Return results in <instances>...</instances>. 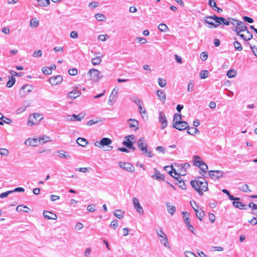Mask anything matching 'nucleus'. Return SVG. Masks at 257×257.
Segmentation results:
<instances>
[{
    "mask_svg": "<svg viewBox=\"0 0 257 257\" xmlns=\"http://www.w3.org/2000/svg\"><path fill=\"white\" fill-rule=\"evenodd\" d=\"M202 181L198 179L197 180H192L190 184L192 187L196 190L200 196L203 195V192L208 190V184L203 178H201Z\"/></svg>",
    "mask_w": 257,
    "mask_h": 257,
    "instance_id": "f257e3e1",
    "label": "nucleus"
},
{
    "mask_svg": "<svg viewBox=\"0 0 257 257\" xmlns=\"http://www.w3.org/2000/svg\"><path fill=\"white\" fill-rule=\"evenodd\" d=\"M223 20L224 18L218 17L215 15L204 18L205 23L212 26L214 28H216L220 24H222V21Z\"/></svg>",
    "mask_w": 257,
    "mask_h": 257,
    "instance_id": "f03ea898",
    "label": "nucleus"
},
{
    "mask_svg": "<svg viewBox=\"0 0 257 257\" xmlns=\"http://www.w3.org/2000/svg\"><path fill=\"white\" fill-rule=\"evenodd\" d=\"M139 149L142 152L143 154L151 158L153 156L152 152L148 151V145L145 142L144 138H141L137 142Z\"/></svg>",
    "mask_w": 257,
    "mask_h": 257,
    "instance_id": "7ed1b4c3",
    "label": "nucleus"
},
{
    "mask_svg": "<svg viewBox=\"0 0 257 257\" xmlns=\"http://www.w3.org/2000/svg\"><path fill=\"white\" fill-rule=\"evenodd\" d=\"M200 157L198 156H193L194 165L200 168V170L202 171L201 172H200V174L204 176V174H202V173H206L207 172L208 166L204 162L201 161L200 160Z\"/></svg>",
    "mask_w": 257,
    "mask_h": 257,
    "instance_id": "20e7f679",
    "label": "nucleus"
},
{
    "mask_svg": "<svg viewBox=\"0 0 257 257\" xmlns=\"http://www.w3.org/2000/svg\"><path fill=\"white\" fill-rule=\"evenodd\" d=\"M112 143L111 139L108 138H103L100 141H96L94 145L95 146L100 148L101 147H103L104 146H109ZM110 148L109 150H111L113 148L112 146H108Z\"/></svg>",
    "mask_w": 257,
    "mask_h": 257,
    "instance_id": "39448f33",
    "label": "nucleus"
},
{
    "mask_svg": "<svg viewBox=\"0 0 257 257\" xmlns=\"http://www.w3.org/2000/svg\"><path fill=\"white\" fill-rule=\"evenodd\" d=\"M157 232L158 235L162 238V239L160 240L161 243L163 244L164 246L170 248V246L169 244L167 236L164 233L162 229H160L159 230H157Z\"/></svg>",
    "mask_w": 257,
    "mask_h": 257,
    "instance_id": "423d86ee",
    "label": "nucleus"
},
{
    "mask_svg": "<svg viewBox=\"0 0 257 257\" xmlns=\"http://www.w3.org/2000/svg\"><path fill=\"white\" fill-rule=\"evenodd\" d=\"M90 79L93 81H98L102 76H99V71L95 69H91L88 72Z\"/></svg>",
    "mask_w": 257,
    "mask_h": 257,
    "instance_id": "0eeeda50",
    "label": "nucleus"
},
{
    "mask_svg": "<svg viewBox=\"0 0 257 257\" xmlns=\"http://www.w3.org/2000/svg\"><path fill=\"white\" fill-rule=\"evenodd\" d=\"M33 87L31 85L26 84L23 86L20 91L21 97H25L33 90Z\"/></svg>",
    "mask_w": 257,
    "mask_h": 257,
    "instance_id": "6e6552de",
    "label": "nucleus"
},
{
    "mask_svg": "<svg viewBox=\"0 0 257 257\" xmlns=\"http://www.w3.org/2000/svg\"><path fill=\"white\" fill-rule=\"evenodd\" d=\"M238 24V26L236 28H231L232 30L236 33V35H239V33L247 31V27L244 23L240 21Z\"/></svg>",
    "mask_w": 257,
    "mask_h": 257,
    "instance_id": "1a4fd4ad",
    "label": "nucleus"
},
{
    "mask_svg": "<svg viewBox=\"0 0 257 257\" xmlns=\"http://www.w3.org/2000/svg\"><path fill=\"white\" fill-rule=\"evenodd\" d=\"M118 165L120 168L128 172H134L135 171V167L129 163L120 162L118 163Z\"/></svg>",
    "mask_w": 257,
    "mask_h": 257,
    "instance_id": "9d476101",
    "label": "nucleus"
},
{
    "mask_svg": "<svg viewBox=\"0 0 257 257\" xmlns=\"http://www.w3.org/2000/svg\"><path fill=\"white\" fill-rule=\"evenodd\" d=\"M133 203L135 209L141 215L144 213V209L141 204H140L139 200L138 198L134 197L133 198Z\"/></svg>",
    "mask_w": 257,
    "mask_h": 257,
    "instance_id": "9b49d317",
    "label": "nucleus"
},
{
    "mask_svg": "<svg viewBox=\"0 0 257 257\" xmlns=\"http://www.w3.org/2000/svg\"><path fill=\"white\" fill-rule=\"evenodd\" d=\"M159 122L161 123V128L164 129L167 126V120L165 113L163 111L159 112Z\"/></svg>",
    "mask_w": 257,
    "mask_h": 257,
    "instance_id": "f8f14e48",
    "label": "nucleus"
},
{
    "mask_svg": "<svg viewBox=\"0 0 257 257\" xmlns=\"http://www.w3.org/2000/svg\"><path fill=\"white\" fill-rule=\"evenodd\" d=\"M208 174L212 179H217L223 177V172L220 170L210 171Z\"/></svg>",
    "mask_w": 257,
    "mask_h": 257,
    "instance_id": "ddd939ff",
    "label": "nucleus"
},
{
    "mask_svg": "<svg viewBox=\"0 0 257 257\" xmlns=\"http://www.w3.org/2000/svg\"><path fill=\"white\" fill-rule=\"evenodd\" d=\"M127 122L130 128H132L134 131H137L139 129V122L135 119L130 118L127 120Z\"/></svg>",
    "mask_w": 257,
    "mask_h": 257,
    "instance_id": "4468645a",
    "label": "nucleus"
},
{
    "mask_svg": "<svg viewBox=\"0 0 257 257\" xmlns=\"http://www.w3.org/2000/svg\"><path fill=\"white\" fill-rule=\"evenodd\" d=\"M63 80V78L60 75L51 77L49 78V82L52 85H57L60 83Z\"/></svg>",
    "mask_w": 257,
    "mask_h": 257,
    "instance_id": "2eb2a0df",
    "label": "nucleus"
},
{
    "mask_svg": "<svg viewBox=\"0 0 257 257\" xmlns=\"http://www.w3.org/2000/svg\"><path fill=\"white\" fill-rule=\"evenodd\" d=\"M43 215L44 217L47 219L56 220L57 218V216L55 214L46 210L44 211Z\"/></svg>",
    "mask_w": 257,
    "mask_h": 257,
    "instance_id": "dca6fc26",
    "label": "nucleus"
},
{
    "mask_svg": "<svg viewBox=\"0 0 257 257\" xmlns=\"http://www.w3.org/2000/svg\"><path fill=\"white\" fill-rule=\"evenodd\" d=\"M177 125L178 126L175 125L173 127L179 131H183L187 129L189 125L187 122L183 121L182 122H180V123H179Z\"/></svg>",
    "mask_w": 257,
    "mask_h": 257,
    "instance_id": "f3484780",
    "label": "nucleus"
},
{
    "mask_svg": "<svg viewBox=\"0 0 257 257\" xmlns=\"http://www.w3.org/2000/svg\"><path fill=\"white\" fill-rule=\"evenodd\" d=\"M182 119V115L180 113H175L174 116L173 120V126L176 125L177 126V124L180 123V122L183 121Z\"/></svg>",
    "mask_w": 257,
    "mask_h": 257,
    "instance_id": "a211bd4d",
    "label": "nucleus"
},
{
    "mask_svg": "<svg viewBox=\"0 0 257 257\" xmlns=\"http://www.w3.org/2000/svg\"><path fill=\"white\" fill-rule=\"evenodd\" d=\"M155 174L152 177L158 181H164L165 176L164 175L161 174L156 169H154Z\"/></svg>",
    "mask_w": 257,
    "mask_h": 257,
    "instance_id": "6ab92c4d",
    "label": "nucleus"
},
{
    "mask_svg": "<svg viewBox=\"0 0 257 257\" xmlns=\"http://www.w3.org/2000/svg\"><path fill=\"white\" fill-rule=\"evenodd\" d=\"M174 178L177 181L176 184L178 185L179 187L182 189H186V185L183 179L180 177V175H178V177H174Z\"/></svg>",
    "mask_w": 257,
    "mask_h": 257,
    "instance_id": "aec40b11",
    "label": "nucleus"
},
{
    "mask_svg": "<svg viewBox=\"0 0 257 257\" xmlns=\"http://www.w3.org/2000/svg\"><path fill=\"white\" fill-rule=\"evenodd\" d=\"M81 94V92L77 90L76 89H74L72 91L68 93V97L71 99H75Z\"/></svg>",
    "mask_w": 257,
    "mask_h": 257,
    "instance_id": "412c9836",
    "label": "nucleus"
},
{
    "mask_svg": "<svg viewBox=\"0 0 257 257\" xmlns=\"http://www.w3.org/2000/svg\"><path fill=\"white\" fill-rule=\"evenodd\" d=\"M232 204L236 208L242 209H247V205H245L242 202H239V200L235 201L232 202Z\"/></svg>",
    "mask_w": 257,
    "mask_h": 257,
    "instance_id": "4be33fe9",
    "label": "nucleus"
},
{
    "mask_svg": "<svg viewBox=\"0 0 257 257\" xmlns=\"http://www.w3.org/2000/svg\"><path fill=\"white\" fill-rule=\"evenodd\" d=\"M126 140L124 141L122 143L123 145L125 146L126 148L132 150L134 151L136 150L135 147L133 145V143L131 140H129L128 139H125Z\"/></svg>",
    "mask_w": 257,
    "mask_h": 257,
    "instance_id": "5701e85b",
    "label": "nucleus"
},
{
    "mask_svg": "<svg viewBox=\"0 0 257 257\" xmlns=\"http://www.w3.org/2000/svg\"><path fill=\"white\" fill-rule=\"evenodd\" d=\"M166 205L168 212L173 215L176 211L175 206L171 205L169 202L166 203Z\"/></svg>",
    "mask_w": 257,
    "mask_h": 257,
    "instance_id": "b1692460",
    "label": "nucleus"
},
{
    "mask_svg": "<svg viewBox=\"0 0 257 257\" xmlns=\"http://www.w3.org/2000/svg\"><path fill=\"white\" fill-rule=\"evenodd\" d=\"M16 210L18 212L24 211L25 212H28L30 210V209L27 206L19 205L17 207Z\"/></svg>",
    "mask_w": 257,
    "mask_h": 257,
    "instance_id": "393cba45",
    "label": "nucleus"
},
{
    "mask_svg": "<svg viewBox=\"0 0 257 257\" xmlns=\"http://www.w3.org/2000/svg\"><path fill=\"white\" fill-rule=\"evenodd\" d=\"M77 143L82 147H85L88 143V141L84 138H78L76 140Z\"/></svg>",
    "mask_w": 257,
    "mask_h": 257,
    "instance_id": "a878e982",
    "label": "nucleus"
},
{
    "mask_svg": "<svg viewBox=\"0 0 257 257\" xmlns=\"http://www.w3.org/2000/svg\"><path fill=\"white\" fill-rule=\"evenodd\" d=\"M9 80L7 83L6 86L8 88L12 87L16 82L15 77L13 76H10L9 77Z\"/></svg>",
    "mask_w": 257,
    "mask_h": 257,
    "instance_id": "bb28decb",
    "label": "nucleus"
},
{
    "mask_svg": "<svg viewBox=\"0 0 257 257\" xmlns=\"http://www.w3.org/2000/svg\"><path fill=\"white\" fill-rule=\"evenodd\" d=\"M187 133L189 135H194L197 132H199L198 130L194 127H189L187 128Z\"/></svg>",
    "mask_w": 257,
    "mask_h": 257,
    "instance_id": "cd10ccee",
    "label": "nucleus"
},
{
    "mask_svg": "<svg viewBox=\"0 0 257 257\" xmlns=\"http://www.w3.org/2000/svg\"><path fill=\"white\" fill-rule=\"evenodd\" d=\"M113 215L118 219H121L124 216V212L121 210H116L113 212Z\"/></svg>",
    "mask_w": 257,
    "mask_h": 257,
    "instance_id": "c85d7f7f",
    "label": "nucleus"
},
{
    "mask_svg": "<svg viewBox=\"0 0 257 257\" xmlns=\"http://www.w3.org/2000/svg\"><path fill=\"white\" fill-rule=\"evenodd\" d=\"M157 95L158 96V98L161 100L163 101V102H165L166 100V94L164 92H163L162 90H158L157 92Z\"/></svg>",
    "mask_w": 257,
    "mask_h": 257,
    "instance_id": "c756f323",
    "label": "nucleus"
},
{
    "mask_svg": "<svg viewBox=\"0 0 257 257\" xmlns=\"http://www.w3.org/2000/svg\"><path fill=\"white\" fill-rule=\"evenodd\" d=\"M195 213L197 217L200 220H201L205 215L204 212L202 209H198V210H195Z\"/></svg>",
    "mask_w": 257,
    "mask_h": 257,
    "instance_id": "7c9ffc66",
    "label": "nucleus"
},
{
    "mask_svg": "<svg viewBox=\"0 0 257 257\" xmlns=\"http://www.w3.org/2000/svg\"><path fill=\"white\" fill-rule=\"evenodd\" d=\"M158 29L161 32H166L169 30L168 26L164 23L159 24L158 26Z\"/></svg>",
    "mask_w": 257,
    "mask_h": 257,
    "instance_id": "2f4dec72",
    "label": "nucleus"
},
{
    "mask_svg": "<svg viewBox=\"0 0 257 257\" xmlns=\"http://www.w3.org/2000/svg\"><path fill=\"white\" fill-rule=\"evenodd\" d=\"M238 188L239 190L243 192H251L249 189L248 186L247 184H241L238 187Z\"/></svg>",
    "mask_w": 257,
    "mask_h": 257,
    "instance_id": "473e14b6",
    "label": "nucleus"
},
{
    "mask_svg": "<svg viewBox=\"0 0 257 257\" xmlns=\"http://www.w3.org/2000/svg\"><path fill=\"white\" fill-rule=\"evenodd\" d=\"M70 119L71 120H81L83 118V115H82L81 114H79L78 115L76 114H73L72 116H71Z\"/></svg>",
    "mask_w": 257,
    "mask_h": 257,
    "instance_id": "72a5a7b5",
    "label": "nucleus"
},
{
    "mask_svg": "<svg viewBox=\"0 0 257 257\" xmlns=\"http://www.w3.org/2000/svg\"><path fill=\"white\" fill-rule=\"evenodd\" d=\"M101 62L100 56H97L95 58H92L91 60V63L93 65H99Z\"/></svg>",
    "mask_w": 257,
    "mask_h": 257,
    "instance_id": "f704fd0d",
    "label": "nucleus"
},
{
    "mask_svg": "<svg viewBox=\"0 0 257 257\" xmlns=\"http://www.w3.org/2000/svg\"><path fill=\"white\" fill-rule=\"evenodd\" d=\"M167 168L170 169V171H169V174L173 178H174V177H178V175H179L173 167H168Z\"/></svg>",
    "mask_w": 257,
    "mask_h": 257,
    "instance_id": "c9c22d12",
    "label": "nucleus"
},
{
    "mask_svg": "<svg viewBox=\"0 0 257 257\" xmlns=\"http://www.w3.org/2000/svg\"><path fill=\"white\" fill-rule=\"evenodd\" d=\"M39 5L42 7H46L50 4V0H37Z\"/></svg>",
    "mask_w": 257,
    "mask_h": 257,
    "instance_id": "e433bc0d",
    "label": "nucleus"
},
{
    "mask_svg": "<svg viewBox=\"0 0 257 257\" xmlns=\"http://www.w3.org/2000/svg\"><path fill=\"white\" fill-rule=\"evenodd\" d=\"M226 75L228 78H233L236 76V72L233 69H230L227 71Z\"/></svg>",
    "mask_w": 257,
    "mask_h": 257,
    "instance_id": "4c0bfd02",
    "label": "nucleus"
},
{
    "mask_svg": "<svg viewBox=\"0 0 257 257\" xmlns=\"http://www.w3.org/2000/svg\"><path fill=\"white\" fill-rule=\"evenodd\" d=\"M50 141V138L47 136L40 137L39 138V142L40 144H44Z\"/></svg>",
    "mask_w": 257,
    "mask_h": 257,
    "instance_id": "58836bf2",
    "label": "nucleus"
},
{
    "mask_svg": "<svg viewBox=\"0 0 257 257\" xmlns=\"http://www.w3.org/2000/svg\"><path fill=\"white\" fill-rule=\"evenodd\" d=\"M209 72L207 70H202L200 72L199 76L201 79H205L208 76Z\"/></svg>",
    "mask_w": 257,
    "mask_h": 257,
    "instance_id": "ea45409f",
    "label": "nucleus"
},
{
    "mask_svg": "<svg viewBox=\"0 0 257 257\" xmlns=\"http://www.w3.org/2000/svg\"><path fill=\"white\" fill-rule=\"evenodd\" d=\"M95 17L99 21H104L106 19L105 16L102 14H96Z\"/></svg>",
    "mask_w": 257,
    "mask_h": 257,
    "instance_id": "a19ab883",
    "label": "nucleus"
},
{
    "mask_svg": "<svg viewBox=\"0 0 257 257\" xmlns=\"http://www.w3.org/2000/svg\"><path fill=\"white\" fill-rule=\"evenodd\" d=\"M228 20H230V24L233 26V28H236V27L238 26V24H239L240 22L231 18H229Z\"/></svg>",
    "mask_w": 257,
    "mask_h": 257,
    "instance_id": "79ce46f5",
    "label": "nucleus"
},
{
    "mask_svg": "<svg viewBox=\"0 0 257 257\" xmlns=\"http://www.w3.org/2000/svg\"><path fill=\"white\" fill-rule=\"evenodd\" d=\"M233 45H234L235 49L236 50H237V51H241L242 50V47L241 45L238 41H235L233 43Z\"/></svg>",
    "mask_w": 257,
    "mask_h": 257,
    "instance_id": "37998d69",
    "label": "nucleus"
},
{
    "mask_svg": "<svg viewBox=\"0 0 257 257\" xmlns=\"http://www.w3.org/2000/svg\"><path fill=\"white\" fill-rule=\"evenodd\" d=\"M42 71L43 73L45 75H49L52 73L51 69L49 68V67H43L42 69Z\"/></svg>",
    "mask_w": 257,
    "mask_h": 257,
    "instance_id": "c03bdc74",
    "label": "nucleus"
},
{
    "mask_svg": "<svg viewBox=\"0 0 257 257\" xmlns=\"http://www.w3.org/2000/svg\"><path fill=\"white\" fill-rule=\"evenodd\" d=\"M158 83L159 85L161 87H164L166 85V81L165 79H164L162 78H158Z\"/></svg>",
    "mask_w": 257,
    "mask_h": 257,
    "instance_id": "a18cd8bd",
    "label": "nucleus"
},
{
    "mask_svg": "<svg viewBox=\"0 0 257 257\" xmlns=\"http://www.w3.org/2000/svg\"><path fill=\"white\" fill-rule=\"evenodd\" d=\"M39 24V21L36 19H33L30 21V26L32 28L37 27Z\"/></svg>",
    "mask_w": 257,
    "mask_h": 257,
    "instance_id": "49530a36",
    "label": "nucleus"
},
{
    "mask_svg": "<svg viewBox=\"0 0 257 257\" xmlns=\"http://www.w3.org/2000/svg\"><path fill=\"white\" fill-rule=\"evenodd\" d=\"M9 151L7 149L1 148L0 155L2 156H7L9 155Z\"/></svg>",
    "mask_w": 257,
    "mask_h": 257,
    "instance_id": "de8ad7c7",
    "label": "nucleus"
},
{
    "mask_svg": "<svg viewBox=\"0 0 257 257\" xmlns=\"http://www.w3.org/2000/svg\"><path fill=\"white\" fill-rule=\"evenodd\" d=\"M108 36L106 34L100 35L98 37V39L100 41H105L108 39Z\"/></svg>",
    "mask_w": 257,
    "mask_h": 257,
    "instance_id": "09e8293b",
    "label": "nucleus"
},
{
    "mask_svg": "<svg viewBox=\"0 0 257 257\" xmlns=\"http://www.w3.org/2000/svg\"><path fill=\"white\" fill-rule=\"evenodd\" d=\"M87 209L89 212H93L96 210L95 206L93 204L88 205L87 206Z\"/></svg>",
    "mask_w": 257,
    "mask_h": 257,
    "instance_id": "8fccbe9b",
    "label": "nucleus"
},
{
    "mask_svg": "<svg viewBox=\"0 0 257 257\" xmlns=\"http://www.w3.org/2000/svg\"><path fill=\"white\" fill-rule=\"evenodd\" d=\"M77 72H78L76 68L70 69L68 70V73H69V75H72V76L76 75L77 74Z\"/></svg>",
    "mask_w": 257,
    "mask_h": 257,
    "instance_id": "3c124183",
    "label": "nucleus"
},
{
    "mask_svg": "<svg viewBox=\"0 0 257 257\" xmlns=\"http://www.w3.org/2000/svg\"><path fill=\"white\" fill-rule=\"evenodd\" d=\"M42 55V52L41 50H38L35 51L33 54L34 57H40Z\"/></svg>",
    "mask_w": 257,
    "mask_h": 257,
    "instance_id": "603ef678",
    "label": "nucleus"
},
{
    "mask_svg": "<svg viewBox=\"0 0 257 257\" xmlns=\"http://www.w3.org/2000/svg\"><path fill=\"white\" fill-rule=\"evenodd\" d=\"M12 193H13V191H11V190L5 192H3V193L0 194V198H4L5 197H7L9 194H10Z\"/></svg>",
    "mask_w": 257,
    "mask_h": 257,
    "instance_id": "864d4df0",
    "label": "nucleus"
},
{
    "mask_svg": "<svg viewBox=\"0 0 257 257\" xmlns=\"http://www.w3.org/2000/svg\"><path fill=\"white\" fill-rule=\"evenodd\" d=\"M184 254L186 257H196V255L192 252L189 251H186Z\"/></svg>",
    "mask_w": 257,
    "mask_h": 257,
    "instance_id": "5fc2aeb1",
    "label": "nucleus"
},
{
    "mask_svg": "<svg viewBox=\"0 0 257 257\" xmlns=\"http://www.w3.org/2000/svg\"><path fill=\"white\" fill-rule=\"evenodd\" d=\"M208 57V55L206 52H203L201 53L200 58L202 61H205Z\"/></svg>",
    "mask_w": 257,
    "mask_h": 257,
    "instance_id": "6e6d98bb",
    "label": "nucleus"
},
{
    "mask_svg": "<svg viewBox=\"0 0 257 257\" xmlns=\"http://www.w3.org/2000/svg\"><path fill=\"white\" fill-rule=\"evenodd\" d=\"M2 120L3 121V123H6L7 124H10L12 122V120L11 119L5 116H3V118H2Z\"/></svg>",
    "mask_w": 257,
    "mask_h": 257,
    "instance_id": "4d7b16f0",
    "label": "nucleus"
},
{
    "mask_svg": "<svg viewBox=\"0 0 257 257\" xmlns=\"http://www.w3.org/2000/svg\"><path fill=\"white\" fill-rule=\"evenodd\" d=\"M242 19L244 20V21L248 23H252L253 22V20L252 18L247 16L243 17Z\"/></svg>",
    "mask_w": 257,
    "mask_h": 257,
    "instance_id": "13d9d810",
    "label": "nucleus"
},
{
    "mask_svg": "<svg viewBox=\"0 0 257 257\" xmlns=\"http://www.w3.org/2000/svg\"><path fill=\"white\" fill-rule=\"evenodd\" d=\"M70 36L71 38L73 39H76L78 37V33L76 31H72L70 33Z\"/></svg>",
    "mask_w": 257,
    "mask_h": 257,
    "instance_id": "bf43d9fd",
    "label": "nucleus"
},
{
    "mask_svg": "<svg viewBox=\"0 0 257 257\" xmlns=\"http://www.w3.org/2000/svg\"><path fill=\"white\" fill-rule=\"evenodd\" d=\"M98 6V3L96 2H91L89 5V7L92 9L96 8Z\"/></svg>",
    "mask_w": 257,
    "mask_h": 257,
    "instance_id": "052dcab7",
    "label": "nucleus"
},
{
    "mask_svg": "<svg viewBox=\"0 0 257 257\" xmlns=\"http://www.w3.org/2000/svg\"><path fill=\"white\" fill-rule=\"evenodd\" d=\"M110 226L113 229H115L117 226V220L115 219L112 221Z\"/></svg>",
    "mask_w": 257,
    "mask_h": 257,
    "instance_id": "680f3d73",
    "label": "nucleus"
},
{
    "mask_svg": "<svg viewBox=\"0 0 257 257\" xmlns=\"http://www.w3.org/2000/svg\"><path fill=\"white\" fill-rule=\"evenodd\" d=\"M208 4L213 9L217 6L214 0H209Z\"/></svg>",
    "mask_w": 257,
    "mask_h": 257,
    "instance_id": "e2e57ef3",
    "label": "nucleus"
},
{
    "mask_svg": "<svg viewBox=\"0 0 257 257\" xmlns=\"http://www.w3.org/2000/svg\"><path fill=\"white\" fill-rule=\"evenodd\" d=\"M89 168H78L75 169L76 171L83 173H86L88 171Z\"/></svg>",
    "mask_w": 257,
    "mask_h": 257,
    "instance_id": "0e129e2a",
    "label": "nucleus"
},
{
    "mask_svg": "<svg viewBox=\"0 0 257 257\" xmlns=\"http://www.w3.org/2000/svg\"><path fill=\"white\" fill-rule=\"evenodd\" d=\"M27 106H23L22 107L18 108L16 111L17 113L19 114L23 112L26 110Z\"/></svg>",
    "mask_w": 257,
    "mask_h": 257,
    "instance_id": "69168bd1",
    "label": "nucleus"
},
{
    "mask_svg": "<svg viewBox=\"0 0 257 257\" xmlns=\"http://www.w3.org/2000/svg\"><path fill=\"white\" fill-rule=\"evenodd\" d=\"M25 144L26 145L28 146H35V144L32 143V141L30 139H28L26 140L25 142Z\"/></svg>",
    "mask_w": 257,
    "mask_h": 257,
    "instance_id": "338daca9",
    "label": "nucleus"
},
{
    "mask_svg": "<svg viewBox=\"0 0 257 257\" xmlns=\"http://www.w3.org/2000/svg\"><path fill=\"white\" fill-rule=\"evenodd\" d=\"M209 219L211 223H213L215 219V216L214 214L211 213H209Z\"/></svg>",
    "mask_w": 257,
    "mask_h": 257,
    "instance_id": "774afa93",
    "label": "nucleus"
}]
</instances>
